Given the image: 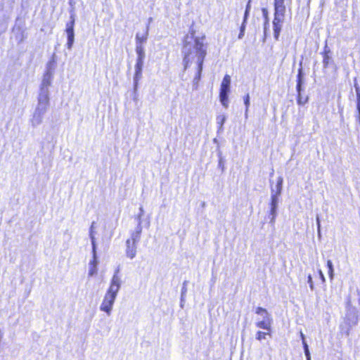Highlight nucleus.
<instances>
[{"label":"nucleus","mask_w":360,"mask_h":360,"mask_svg":"<svg viewBox=\"0 0 360 360\" xmlns=\"http://www.w3.org/2000/svg\"><path fill=\"white\" fill-rule=\"evenodd\" d=\"M195 32L192 31L191 36L185 37L182 53L184 55V68L191 65L195 67L202 66L207 55V46L204 43L205 37H195Z\"/></svg>","instance_id":"1"},{"label":"nucleus","mask_w":360,"mask_h":360,"mask_svg":"<svg viewBox=\"0 0 360 360\" xmlns=\"http://www.w3.org/2000/svg\"><path fill=\"white\" fill-rule=\"evenodd\" d=\"M119 272L120 269H117L99 307L100 310L106 313L108 316L112 314L116 297L122 285V280L119 276Z\"/></svg>","instance_id":"2"},{"label":"nucleus","mask_w":360,"mask_h":360,"mask_svg":"<svg viewBox=\"0 0 360 360\" xmlns=\"http://www.w3.org/2000/svg\"><path fill=\"white\" fill-rule=\"evenodd\" d=\"M285 6H274V18L273 20L274 37L278 39L285 13Z\"/></svg>","instance_id":"3"},{"label":"nucleus","mask_w":360,"mask_h":360,"mask_svg":"<svg viewBox=\"0 0 360 360\" xmlns=\"http://www.w3.org/2000/svg\"><path fill=\"white\" fill-rule=\"evenodd\" d=\"M71 21L67 24L66 33L68 37L67 47L70 50L73 46L75 41V32H74V24H75V16L71 15Z\"/></svg>","instance_id":"4"},{"label":"nucleus","mask_w":360,"mask_h":360,"mask_svg":"<svg viewBox=\"0 0 360 360\" xmlns=\"http://www.w3.org/2000/svg\"><path fill=\"white\" fill-rule=\"evenodd\" d=\"M53 75V72L50 71L45 72L40 85L39 94H49V88L51 84Z\"/></svg>","instance_id":"5"},{"label":"nucleus","mask_w":360,"mask_h":360,"mask_svg":"<svg viewBox=\"0 0 360 360\" xmlns=\"http://www.w3.org/2000/svg\"><path fill=\"white\" fill-rule=\"evenodd\" d=\"M49 94L39 93L36 109L46 112L49 108Z\"/></svg>","instance_id":"6"},{"label":"nucleus","mask_w":360,"mask_h":360,"mask_svg":"<svg viewBox=\"0 0 360 360\" xmlns=\"http://www.w3.org/2000/svg\"><path fill=\"white\" fill-rule=\"evenodd\" d=\"M46 114L45 112L39 110L35 108L32 117L30 120L31 124L33 127H36L40 125L44 119V115Z\"/></svg>","instance_id":"7"},{"label":"nucleus","mask_w":360,"mask_h":360,"mask_svg":"<svg viewBox=\"0 0 360 360\" xmlns=\"http://www.w3.org/2000/svg\"><path fill=\"white\" fill-rule=\"evenodd\" d=\"M230 86H220L219 99L221 105L227 108L229 107V93Z\"/></svg>","instance_id":"8"},{"label":"nucleus","mask_w":360,"mask_h":360,"mask_svg":"<svg viewBox=\"0 0 360 360\" xmlns=\"http://www.w3.org/2000/svg\"><path fill=\"white\" fill-rule=\"evenodd\" d=\"M137 244L131 243V240L126 241V255L128 258L132 259L136 255Z\"/></svg>","instance_id":"9"},{"label":"nucleus","mask_w":360,"mask_h":360,"mask_svg":"<svg viewBox=\"0 0 360 360\" xmlns=\"http://www.w3.org/2000/svg\"><path fill=\"white\" fill-rule=\"evenodd\" d=\"M279 201V196L271 195V211L270 214L271 215V223H274L276 216V209Z\"/></svg>","instance_id":"10"},{"label":"nucleus","mask_w":360,"mask_h":360,"mask_svg":"<svg viewBox=\"0 0 360 360\" xmlns=\"http://www.w3.org/2000/svg\"><path fill=\"white\" fill-rule=\"evenodd\" d=\"M283 177L278 176L275 188H271V195L280 196L283 189Z\"/></svg>","instance_id":"11"},{"label":"nucleus","mask_w":360,"mask_h":360,"mask_svg":"<svg viewBox=\"0 0 360 360\" xmlns=\"http://www.w3.org/2000/svg\"><path fill=\"white\" fill-rule=\"evenodd\" d=\"M142 232V226L137 224L136 229L131 233V237L128 240H131V243L137 244L140 240Z\"/></svg>","instance_id":"12"},{"label":"nucleus","mask_w":360,"mask_h":360,"mask_svg":"<svg viewBox=\"0 0 360 360\" xmlns=\"http://www.w3.org/2000/svg\"><path fill=\"white\" fill-rule=\"evenodd\" d=\"M148 36V25H147L146 31L143 33L138 32L136 35V45H143L147 41Z\"/></svg>","instance_id":"13"},{"label":"nucleus","mask_w":360,"mask_h":360,"mask_svg":"<svg viewBox=\"0 0 360 360\" xmlns=\"http://www.w3.org/2000/svg\"><path fill=\"white\" fill-rule=\"evenodd\" d=\"M272 322L273 319H264L257 321L255 325L257 328L270 331L271 329Z\"/></svg>","instance_id":"14"},{"label":"nucleus","mask_w":360,"mask_h":360,"mask_svg":"<svg viewBox=\"0 0 360 360\" xmlns=\"http://www.w3.org/2000/svg\"><path fill=\"white\" fill-rule=\"evenodd\" d=\"M134 88L136 91L138 88L139 82L142 78V68L134 67Z\"/></svg>","instance_id":"15"},{"label":"nucleus","mask_w":360,"mask_h":360,"mask_svg":"<svg viewBox=\"0 0 360 360\" xmlns=\"http://www.w3.org/2000/svg\"><path fill=\"white\" fill-rule=\"evenodd\" d=\"M345 323L349 326V328L356 326L358 323V316L356 313L348 314L345 319Z\"/></svg>","instance_id":"16"},{"label":"nucleus","mask_w":360,"mask_h":360,"mask_svg":"<svg viewBox=\"0 0 360 360\" xmlns=\"http://www.w3.org/2000/svg\"><path fill=\"white\" fill-rule=\"evenodd\" d=\"M255 313L260 315L262 317V320L272 319L271 314L267 311V310L261 307H257Z\"/></svg>","instance_id":"17"},{"label":"nucleus","mask_w":360,"mask_h":360,"mask_svg":"<svg viewBox=\"0 0 360 360\" xmlns=\"http://www.w3.org/2000/svg\"><path fill=\"white\" fill-rule=\"evenodd\" d=\"M196 69V73L193 79V89H198V82L200 79L201 77V72L202 70V66H198L195 67Z\"/></svg>","instance_id":"18"},{"label":"nucleus","mask_w":360,"mask_h":360,"mask_svg":"<svg viewBox=\"0 0 360 360\" xmlns=\"http://www.w3.org/2000/svg\"><path fill=\"white\" fill-rule=\"evenodd\" d=\"M95 225L96 222L93 221L89 229V237L91 242L92 248H96V238H95Z\"/></svg>","instance_id":"19"},{"label":"nucleus","mask_w":360,"mask_h":360,"mask_svg":"<svg viewBox=\"0 0 360 360\" xmlns=\"http://www.w3.org/2000/svg\"><path fill=\"white\" fill-rule=\"evenodd\" d=\"M136 53L137 55L136 58H145V49L143 45L138 44L136 45Z\"/></svg>","instance_id":"20"},{"label":"nucleus","mask_w":360,"mask_h":360,"mask_svg":"<svg viewBox=\"0 0 360 360\" xmlns=\"http://www.w3.org/2000/svg\"><path fill=\"white\" fill-rule=\"evenodd\" d=\"M226 116L225 115H219L217 117V123L219 125V131L223 129V125L226 122Z\"/></svg>","instance_id":"21"},{"label":"nucleus","mask_w":360,"mask_h":360,"mask_svg":"<svg viewBox=\"0 0 360 360\" xmlns=\"http://www.w3.org/2000/svg\"><path fill=\"white\" fill-rule=\"evenodd\" d=\"M55 59L54 56H53L52 59L47 63L46 65V72H51L53 73L54 69H55Z\"/></svg>","instance_id":"22"},{"label":"nucleus","mask_w":360,"mask_h":360,"mask_svg":"<svg viewBox=\"0 0 360 360\" xmlns=\"http://www.w3.org/2000/svg\"><path fill=\"white\" fill-rule=\"evenodd\" d=\"M92 255H93V259L90 262L89 265L90 266H97L98 261H97V257H96V247L92 248Z\"/></svg>","instance_id":"23"},{"label":"nucleus","mask_w":360,"mask_h":360,"mask_svg":"<svg viewBox=\"0 0 360 360\" xmlns=\"http://www.w3.org/2000/svg\"><path fill=\"white\" fill-rule=\"evenodd\" d=\"M187 283L188 281H185L183 283V287L181 288V302H183L185 300V297L187 292Z\"/></svg>","instance_id":"24"},{"label":"nucleus","mask_w":360,"mask_h":360,"mask_svg":"<svg viewBox=\"0 0 360 360\" xmlns=\"http://www.w3.org/2000/svg\"><path fill=\"white\" fill-rule=\"evenodd\" d=\"M266 335L271 336V334L269 333H265V332L259 330V331H257V333L256 334V339L260 341L263 339H265Z\"/></svg>","instance_id":"25"},{"label":"nucleus","mask_w":360,"mask_h":360,"mask_svg":"<svg viewBox=\"0 0 360 360\" xmlns=\"http://www.w3.org/2000/svg\"><path fill=\"white\" fill-rule=\"evenodd\" d=\"M231 84V77L229 75H226L222 80L221 86H230Z\"/></svg>","instance_id":"26"},{"label":"nucleus","mask_w":360,"mask_h":360,"mask_svg":"<svg viewBox=\"0 0 360 360\" xmlns=\"http://www.w3.org/2000/svg\"><path fill=\"white\" fill-rule=\"evenodd\" d=\"M327 266L328 268V274L330 278V279L333 278V263L330 260H328L327 262Z\"/></svg>","instance_id":"27"},{"label":"nucleus","mask_w":360,"mask_h":360,"mask_svg":"<svg viewBox=\"0 0 360 360\" xmlns=\"http://www.w3.org/2000/svg\"><path fill=\"white\" fill-rule=\"evenodd\" d=\"M143 214H144L143 207H140V208H139V213L136 216V219H137L138 224L141 225V223H142L141 217H143Z\"/></svg>","instance_id":"28"},{"label":"nucleus","mask_w":360,"mask_h":360,"mask_svg":"<svg viewBox=\"0 0 360 360\" xmlns=\"http://www.w3.org/2000/svg\"><path fill=\"white\" fill-rule=\"evenodd\" d=\"M297 101L299 105H304L308 101V97L303 98L301 94H299Z\"/></svg>","instance_id":"29"},{"label":"nucleus","mask_w":360,"mask_h":360,"mask_svg":"<svg viewBox=\"0 0 360 360\" xmlns=\"http://www.w3.org/2000/svg\"><path fill=\"white\" fill-rule=\"evenodd\" d=\"M330 59L331 58L329 55L323 56V64L325 68L328 66Z\"/></svg>","instance_id":"30"},{"label":"nucleus","mask_w":360,"mask_h":360,"mask_svg":"<svg viewBox=\"0 0 360 360\" xmlns=\"http://www.w3.org/2000/svg\"><path fill=\"white\" fill-rule=\"evenodd\" d=\"M297 83V84H302V83H303V76H302V68L299 69V70H298Z\"/></svg>","instance_id":"31"},{"label":"nucleus","mask_w":360,"mask_h":360,"mask_svg":"<svg viewBox=\"0 0 360 360\" xmlns=\"http://www.w3.org/2000/svg\"><path fill=\"white\" fill-rule=\"evenodd\" d=\"M243 101H244V104L245 105V108H247V110H248L249 106H250V96L248 94L244 96Z\"/></svg>","instance_id":"32"},{"label":"nucleus","mask_w":360,"mask_h":360,"mask_svg":"<svg viewBox=\"0 0 360 360\" xmlns=\"http://www.w3.org/2000/svg\"><path fill=\"white\" fill-rule=\"evenodd\" d=\"M144 60L145 58H136L135 66L143 68Z\"/></svg>","instance_id":"33"},{"label":"nucleus","mask_w":360,"mask_h":360,"mask_svg":"<svg viewBox=\"0 0 360 360\" xmlns=\"http://www.w3.org/2000/svg\"><path fill=\"white\" fill-rule=\"evenodd\" d=\"M97 272V267L95 266H90L89 270V276H92L94 274H96Z\"/></svg>","instance_id":"34"},{"label":"nucleus","mask_w":360,"mask_h":360,"mask_svg":"<svg viewBox=\"0 0 360 360\" xmlns=\"http://www.w3.org/2000/svg\"><path fill=\"white\" fill-rule=\"evenodd\" d=\"M262 13H263L264 17L265 18V26H266L268 24V21H269L267 9L262 8ZM264 29H266V27H264Z\"/></svg>","instance_id":"35"},{"label":"nucleus","mask_w":360,"mask_h":360,"mask_svg":"<svg viewBox=\"0 0 360 360\" xmlns=\"http://www.w3.org/2000/svg\"><path fill=\"white\" fill-rule=\"evenodd\" d=\"M250 1H251L249 0V1L248 3V5L246 6V9H245V16H244V21H245V20H246V18H247V17L248 15L249 11L250 9Z\"/></svg>","instance_id":"36"},{"label":"nucleus","mask_w":360,"mask_h":360,"mask_svg":"<svg viewBox=\"0 0 360 360\" xmlns=\"http://www.w3.org/2000/svg\"><path fill=\"white\" fill-rule=\"evenodd\" d=\"M285 6L284 0H275L274 1V6Z\"/></svg>","instance_id":"37"},{"label":"nucleus","mask_w":360,"mask_h":360,"mask_svg":"<svg viewBox=\"0 0 360 360\" xmlns=\"http://www.w3.org/2000/svg\"><path fill=\"white\" fill-rule=\"evenodd\" d=\"M307 282L309 284L311 290H314V283L312 281V277L311 275H309L307 277Z\"/></svg>","instance_id":"38"},{"label":"nucleus","mask_w":360,"mask_h":360,"mask_svg":"<svg viewBox=\"0 0 360 360\" xmlns=\"http://www.w3.org/2000/svg\"><path fill=\"white\" fill-rule=\"evenodd\" d=\"M330 53V50L328 47L327 44L324 46V51H323V56L329 55Z\"/></svg>","instance_id":"39"},{"label":"nucleus","mask_w":360,"mask_h":360,"mask_svg":"<svg viewBox=\"0 0 360 360\" xmlns=\"http://www.w3.org/2000/svg\"><path fill=\"white\" fill-rule=\"evenodd\" d=\"M316 224H317V228H318V233L320 236V219L319 216L316 217Z\"/></svg>","instance_id":"40"},{"label":"nucleus","mask_w":360,"mask_h":360,"mask_svg":"<svg viewBox=\"0 0 360 360\" xmlns=\"http://www.w3.org/2000/svg\"><path fill=\"white\" fill-rule=\"evenodd\" d=\"M304 354H305L307 360H311V355H310L309 350L304 351Z\"/></svg>","instance_id":"41"},{"label":"nucleus","mask_w":360,"mask_h":360,"mask_svg":"<svg viewBox=\"0 0 360 360\" xmlns=\"http://www.w3.org/2000/svg\"><path fill=\"white\" fill-rule=\"evenodd\" d=\"M296 89H297V91L298 94H301V91H302V84H297V83Z\"/></svg>","instance_id":"42"},{"label":"nucleus","mask_w":360,"mask_h":360,"mask_svg":"<svg viewBox=\"0 0 360 360\" xmlns=\"http://www.w3.org/2000/svg\"><path fill=\"white\" fill-rule=\"evenodd\" d=\"M302 345H303L304 351H308L309 350V347H308V345H307L306 341H303L302 342Z\"/></svg>","instance_id":"43"},{"label":"nucleus","mask_w":360,"mask_h":360,"mask_svg":"<svg viewBox=\"0 0 360 360\" xmlns=\"http://www.w3.org/2000/svg\"><path fill=\"white\" fill-rule=\"evenodd\" d=\"M356 108L359 112H360V101H357Z\"/></svg>","instance_id":"44"},{"label":"nucleus","mask_w":360,"mask_h":360,"mask_svg":"<svg viewBox=\"0 0 360 360\" xmlns=\"http://www.w3.org/2000/svg\"><path fill=\"white\" fill-rule=\"evenodd\" d=\"M320 276L323 281H325V277L321 271H320Z\"/></svg>","instance_id":"45"},{"label":"nucleus","mask_w":360,"mask_h":360,"mask_svg":"<svg viewBox=\"0 0 360 360\" xmlns=\"http://www.w3.org/2000/svg\"><path fill=\"white\" fill-rule=\"evenodd\" d=\"M300 336H301V338L302 340V342L305 341L304 335L302 333V332H300Z\"/></svg>","instance_id":"46"},{"label":"nucleus","mask_w":360,"mask_h":360,"mask_svg":"<svg viewBox=\"0 0 360 360\" xmlns=\"http://www.w3.org/2000/svg\"><path fill=\"white\" fill-rule=\"evenodd\" d=\"M356 100H357V101H360V93L356 94Z\"/></svg>","instance_id":"47"},{"label":"nucleus","mask_w":360,"mask_h":360,"mask_svg":"<svg viewBox=\"0 0 360 360\" xmlns=\"http://www.w3.org/2000/svg\"><path fill=\"white\" fill-rule=\"evenodd\" d=\"M355 91H356V94L360 93V88L355 89Z\"/></svg>","instance_id":"48"},{"label":"nucleus","mask_w":360,"mask_h":360,"mask_svg":"<svg viewBox=\"0 0 360 360\" xmlns=\"http://www.w3.org/2000/svg\"><path fill=\"white\" fill-rule=\"evenodd\" d=\"M248 110H247V108H245V117H248Z\"/></svg>","instance_id":"49"},{"label":"nucleus","mask_w":360,"mask_h":360,"mask_svg":"<svg viewBox=\"0 0 360 360\" xmlns=\"http://www.w3.org/2000/svg\"><path fill=\"white\" fill-rule=\"evenodd\" d=\"M153 21V18H149L148 19V26H149V23Z\"/></svg>","instance_id":"50"},{"label":"nucleus","mask_w":360,"mask_h":360,"mask_svg":"<svg viewBox=\"0 0 360 360\" xmlns=\"http://www.w3.org/2000/svg\"><path fill=\"white\" fill-rule=\"evenodd\" d=\"M354 88L356 89V88H359V85L357 83H354Z\"/></svg>","instance_id":"51"},{"label":"nucleus","mask_w":360,"mask_h":360,"mask_svg":"<svg viewBox=\"0 0 360 360\" xmlns=\"http://www.w3.org/2000/svg\"><path fill=\"white\" fill-rule=\"evenodd\" d=\"M184 301L183 302H181L180 306L181 308L184 307Z\"/></svg>","instance_id":"52"},{"label":"nucleus","mask_w":360,"mask_h":360,"mask_svg":"<svg viewBox=\"0 0 360 360\" xmlns=\"http://www.w3.org/2000/svg\"><path fill=\"white\" fill-rule=\"evenodd\" d=\"M358 295H359V304H360V292H358Z\"/></svg>","instance_id":"53"}]
</instances>
